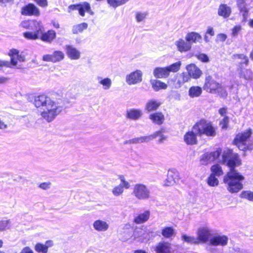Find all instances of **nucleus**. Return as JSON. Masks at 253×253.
<instances>
[{
	"instance_id": "nucleus-1",
	"label": "nucleus",
	"mask_w": 253,
	"mask_h": 253,
	"mask_svg": "<svg viewBox=\"0 0 253 253\" xmlns=\"http://www.w3.org/2000/svg\"><path fill=\"white\" fill-rule=\"evenodd\" d=\"M221 162L230 168L229 171L225 175L223 180L227 185V190L231 193L238 192L243 188L242 182L245 179V177L235 169L241 164L239 156L228 150L222 154Z\"/></svg>"
},
{
	"instance_id": "nucleus-2",
	"label": "nucleus",
	"mask_w": 253,
	"mask_h": 253,
	"mask_svg": "<svg viewBox=\"0 0 253 253\" xmlns=\"http://www.w3.org/2000/svg\"><path fill=\"white\" fill-rule=\"evenodd\" d=\"M34 104L42 118L47 122H52L63 110V107L58 101L44 94L36 96Z\"/></svg>"
},
{
	"instance_id": "nucleus-3",
	"label": "nucleus",
	"mask_w": 253,
	"mask_h": 253,
	"mask_svg": "<svg viewBox=\"0 0 253 253\" xmlns=\"http://www.w3.org/2000/svg\"><path fill=\"white\" fill-rule=\"evenodd\" d=\"M251 129H247L237 134L234 140V144L242 151L253 149V139H251Z\"/></svg>"
},
{
	"instance_id": "nucleus-4",
	"label": "nucleus",
	"mask_w": 253,
	"mask_h": 253,
	"mask_svg": "<svg viewBox=\"0 0 253 253\" xmlns=\"http://www.w3.org/2000/svg\"><path fill=\"white\" fill-rule=\"evenodd\" d=\"M193 129L198 136L205 135L208 137H213L217 132V127L213 124L205 119H201L194 126Z\"/></svg>"
},
{
	"instance_id": "nucleus-5",
	"label": "nucleus",
	"mask_w": 253,
	"mask_h": 253,
	"mask_svg": "<svg viewBox=\"0 0 253 253\" xmlns=\"http://www.w3.org/2000/svg\"><path fill=\"white\" fill-rule=\"evenodd\" d=\"M181 65V62L179 61L169 66L164 67H156L153 70L154 77L158 79L167 78L170 72H177L179 71Z\"/></svg>"
},
{
	"instance_id": "nucleus-6",
	"label": "nucleus",
	"mask_w": 253,
	"mask_h": 253,
	"mask_svg": "<svg viewBox=\"0 0 253 253\" xmlns=\"http://www.w3.org/2000/svg\"><path fill=\"white\" fill-rule=\"evenodd\" d=\"M132 194L139 200H147L151 197L150 189L146 185L142 183L134 185Z\"/></svg>"
},
{
	"instance_id": "nucleus-7",
	"label": "nucleus",
	"mask_w": 253,
	"mask_h": 253,
	"mask_svg": "<svg viewBox=\"0 0 253 253\" xmlns=\"http://www.w3.org/2000/svg\"><path fill=\"white\" fill-rule=\"evenodd\" d=\"M221 150L217 149L211 152H206L200 158V163L202 165L207 166L216 160L220 155Z\"/></svg>"
},
{
	"instance_id": "nucleus-8",
	"label": "nucleus",
	"mask_w": 253,
	"mask_h": 253,
	"mask_svg": "<svg viewBox=\"0 0 253 253\" xmlns=\"http://www.w3.org/2000/svg\"><path fill=\"white\" fill-rule=\"evenodd\" d=\"M120 183L115 186L112 190V194L114 196L118 197L123 194L124 189H128L130 187V184L128 181L126 180L125 176L123 175L119 176Z\"/></svg>"
},
{
	"instance_id": "nucleus-9",
	"label": "nucleus",
	"mask_w": 253,
	"mask_h": 253,
	"mask_svg": "<svg viewBox=\"0 0 253 253\" xmlns=\"http://www.w3.org/2000/svg\"><path fill=\"white\" fill-rule=\"evenodd\" d=\"M199 244L209 243L211 237V230L208 227L199 228L197 232Z\"/></svg>"
},
{
	"instance_id": "nucleus-10",
	"label": "nucleus",
	"mask_w": 253,
	"mask_h": 253,
	"mask_svg": "<svg viewBox=\"0 0 253 253\" xmlns=\"http://www.w3.org/2000/svg\"><path fill=\"white\" fill-rule=\"evenodd\" d=\"M220 84L214 81L211 76L206 78L203 88L204 90L211 93L219 92Z\"/></svg>"
},
{
	"instance_id": "nucleus-11",
	"label": "nucleus",
	"mask_w": 253,
	"mask_h": 253,
	"mask_svg": "<svg viewBox=\"0 0 253 253\" xmlns=\"http://www.w3.org/2000/svg\"><path fill=\"white\" fill-rule=\"evenodd\" d=\"M65 57L64 53L60 50H55L52 54H44L42 56V60L45 62L56 63L62 60Z\"/></svg>"
},
{
	"instance_id": "nucleus-12",
	"label": "nucleus",
	"mask_w": 253,
	"mask_h": 253,
	"mask_svg": "<svg viewBox=\"0 0 253 253\" xmlns=\"http://www.w3.org/2000/svg\"><path fill=\"white\" fill-rule=\"evenodd\" d=\"M159 134H160V131H156L153 134L150 135L140 136L139 137L134 138L128 140H126L124 142V144H137L148 142L152 139L156 138Z\"/></svg>"
},
{
	"instance_id": "nucleus-13",
	"label": "nucleus",
	"mask_w": 253,
	"mask_h": 253,
	"mask_svg": "<svg viewBox=\"0 0 253 253\" xmlns=\"http://www.w3.org/2000/svg\"><path fill=\"white\" fill-rule=\"evenodd\" d=\"M142 80V73L140 70H137L127 75L126 82L128 85L136 84Z\"/></svg>"
},
{
	"instance_id": "nucleus-14",
	"label": "nucleus",
	"mask_w": 253,
	"mask_h": 253,
	"mask_svg": "<svg viewBox=\"0 0 253 253\" xmlns=\"http://www.w3.org/2000/svg\"><path fill=\"white\" fill-rule=\"evenodd\" d=\"M228 237L225 235H216L212 236L209 240V245L212 246H224L227 244Z\"/></svg>"
},
{
	"instance_id": "nucleus-15",
	"label": "nucleus",
	"mask_w": 253,
	"mask_h": 253,
	"mask_svg": "<svg viewBox=\"0 0 253 253\" xmlns=\"http://www.w3.org/2000/svg\"><path fill=\"white\" fill-rule=\"evenodd\" d=\"M9 55L11 57V63L13 66L17 65L18 62H24L25 60L24 55L22 52L20 53L19 50L16 49H12L10 50Z\"/></svg>"
},
{
	"instance_id": "nucleus-16",
	"label": "nucleus",
	"mask_w": 253,
	"mask_h": 253,
	"mask_svg": "<svg viewBox=\"0 0 253 253\" xmlns=\"http://www.w3.org/2000/svg\"><path fill=\"white\" fill-rule=\"evenodd\" d=\"M179 180V175L177 171L174 170L168 171L167 177L164 181V185L166 186L173 185Z\"/></svg>"
},
{
	"instance_id": "nucleus-17",
	"label": "nucleus",
	"mask_w": 253,
	"mask_h": 253,
	"mask_svg": "<svg viewBox=\"0 0 253 253\" xmlns=\"http://www.w3.org/2000/svg\"><path fill=\"white\" fill-rule=\"evenodd\" d=\"M175 45L176 46V48L178 51L180 52H187L191 49L192 43L188 42L187 41H185L182 39H179L176 41L174 42Z\"/></svg>"
},
{
	"instance_id": "nucleus-18",
	"label": "nucleus",
	"mask_w": 253,
	"mask_h": 253,
	"mask_svg": "<svg viewBox=\"0 0 253 253\" xmlns=\"http://www.w3.org/2000/svg\"><path fill=\"white\" fill-rule=\"evenodd\" d=\"M21 14L24 15H40V12L39 8L33 4H28L23 7L21 9Z\"/></svg>"
},
{
	"instance_id": "nucleus-19",
	"label": "nucleus",
	"mask_w": 253,
	"mask_h": 253,
	"mask_svg": "<svg viewBox=\"0 0 253 253\" xmlns=\"http://www.w3.org/2000/svg\"><path fill=\"white\" fill-rule=\"evenodd\" d=\"M198 135V134L194 130L193 126L191 130L188 131L184 134V141L187 145H195L198 142L197 137Z\"/></svg>"
},
{
	"instance_id": "nucleus-20",
	"label": "nucleus",
	"mask_w": 253,
	"mask_h": 253,
	"mask_svg": "<svg viewBox=\"0 0 253 253\" xmlns=\"http://www.w3.org/2000/svg\"><path fill=\"white\" fill-rule=\"evenodd\" d=\"M34 30H35L34 32H27L24 33V37L29 40H36L40 38L41 35L44 31L42 25L35 28Z\"/></svg>"
},
{
	"instance_id": "nucleus-21",
	"label": "nucleus",
	"mask_w": 253,
	"mask_h": 253,
	"mask_svg": "<svg viewBox=\"0 0 253 253\" xmlns=\"http://www.w3.org/2000/svg\"><path fill=\"white\" fill-rule=\"evenodd\" d=\"M186 69L190 77L197 79L202 75V71L194 64H190L186 67Z\"/></svg>"
},
{
	"instance_id": "nucleus-22",
	"label": "nucleus",
	"mask_w": 253,
	"mask_h": 253,
	"mask_svg": "<svg viewBox=\"0 0 253 253\" xmlns=\"http://www.w3.org/2000/svg\"><path fill=\"white\" fill-rule=\"evenodd\" d=\"M171 250V244L168 242H160L155 247L156 253H170Z\"/></svg>"
},
{
	"instance_id": "nucleus-23",
	"label": "nucleus",
	"mask_w": 253,
	"mask_h": 253,
	"mask_svg": "<svg viewBox=\"0 0 253 253\" xmlns=\"http://www.w3.org/2000/svg\"><path fill=\"white\" fill-rule=\"evenodd\" d=\"M66 53L69 58L72 60H77L80 58L81 52L76 48L70 45L65 46Z\"/></svg>"
},
{
	"instance_id": "nucleus-24",
	"label": "nucleus",
	"mask_w": 253,
	"mask_h": 253,
	"mask_svg": "<svg viewBox=\"0 0 253 253\" xmlns=\"http://www.w3.org/2000/svg\"><path fill=\"white\" fill-rule=\"evenodd\" d=\"M93 227L95 230L98 232H104L107 231L109 227V224L106 221L97 219L93 223Z\"/></svg>"
},
{
	"instance_id": "nucleus-25",
	"label": "nucleus",
	"mask_w": 253,
	"mask_h": 253,
	"mask_svg": "<svg viewBox=\"0 0 253 253\" xmlns=\"http://www.w3.org/2000/svg\"><path fill=\"white\" fill-rule=\"evenodd\" d=\"M56 38V32L52 30H48L46 32L43 33L40 37V39L43 42L50 43Z\"/></svg>"
},
{
	"instance_id": "nucleus-26",
	"label": "nucleus",
	"mask_w": 253,
	"mask_h": 253,
	"mask_svg": "<svg viewBox=\"0 0 253 253\" xmlns=\"http://www.w3.org/2000/svg\"><path fill=\"white\" fill-rule=\"evenodd\" d=\"M143 115L141 110L139 109H130L126 111V117L132 120H137L140 119Z\"/></svg>"
},
{
	"instance_id": "nucleus-27",
	"label": "nucleus",
	"mask_w": 253,
	"mask_h": 253,
	"mask_svg": "<svg viewBox=\"0 0 253 253\" xmlns=\"http://www.w3.org/2000/svg\"><path fill=\"white\" fill-rule=\"evenodd\" d=\"M150 216V211L149 210H145L144 212L140 213L134 217L133 221L136 224H141L146 222Z\"/></svg>"
},
{
	"instance_id": "nucleus-28",
	"label": "nucleus",
	"mask_w": 253,
	"mask_h": 253,
	"mask_svg": "<svg viewBox=\"0 0 253 253\" xmlns=\"http://www.w3.org/2000/svg\"><path fill=\"white\" fill-rule=\"evenodd\" d=\"M149 119L155 124L161 125L164 122L165 117L162 113L157 112L151 114L149 116Z\"/></svg>"
},
{
	"instance_id": "nucleus-29",
	"label": "nucleus",
	"mask_w": 253,
	"mask_h": 253,
	"mask_svg": "<svg viewBox=\"0 0 253 253\" xmlns=\"http://www.w3.org/2000/svg\"><path fill=\"white\" fill-rule=\"evenodd\" d=\"M161 103L155 99L149 100L146 103L145 110L148 112L155 111L158 109Z\"/></svg>"
},
{
	"instance_id": "nucleus-30",
	"label": "nucleus",
	"mask_w": 253,
	"mask_h": 253,
	"mask_svg": "<svg viewBox=\"0 0 253 253\" xmlns=\"http://www.w3.org/2000/svg\"><path fill=\"white\" fill-rule=\"evenodd\" d=\"M98 83L102 85V88L104 90H109L112 84V81L109 78H103L100 76H98L96 78Z\"/></svg>"
},
{
	"instance_id": "nucleus-31",
	"label": "nucleus",
	"mask_w": 253,
	"mask_h": 253,
	"mask_svg": "<svg viewBox=\"0 0 253 253\" xmlns=\"http://www.w3.org/2000/svg\"><path fill=\"white\" fill-rule=\"evenodd\" d=\"M21 26L25 29L34 30L35 28L42 25L41 21L36 20H25L22 21Z\"/></svg>"
},
{
	"instance_id": "nucleus-32",
	"label": "nucleus",
	"mask_w": 253,
	"mask_h": 253,
	"mask_svg": "<svg viewBox=\"0 0 253 253\" xmlns=\"http://www.w3.org/2000/svg\"><path fill=\"white\" fill-rule=\"evenodd\" d=\"M185 40L192 44L200 42L202 40V36L198 33L192 32L186 35Z\"/></svg>"
},
{
	"instance_id": "nucleus-33",
	"label": "nucleus",
	"mask_w": 253,
	"mask_h": 253,
	"mask_svg": "<svg viewBox=\"0 0 253 253\" xmlns=\"http://www.w3.org/2000/svg\"><path fill=\"white\" fill-rule=\"evenodd\" d=\"M231 12V8L227 4H221L219 5L218 9V14L219 16L227 18L230 16Z\"/></svg>"
},
{
	"instance_id": "nucleus-34",
	"label": "nucleus",
	"mask_w": 253,
	"mask_h": 253,
	"mask_svg": "<svg viewBox=\"0 0 253 253\" xmlns=\"http://www.w3.org/2000/svg\"><path fill=\"white\" fill-rule=\"evenodd\" d=\"M87 12L90 15H93V12L91 11L90 4L86 2L79 4V13L82 16H84V13Z\"/></svg>"
},
{
	"instance_id": "nucleus-35",
	"label": "nucleus",
	"mask_w": 253,
	"mask_h": 253,
	"mask_svg": "<svg viewBox=\"0 0 253 253\" xmlns=\"http://www.w3.org/2000/svg\"><path fill=\"white\" fill-rule=\"evenodd\" d=\"M153 89L157 91L160 89H165L168 85L166 84L160 80H152L150 81Z\"/></svg>"
},
{
	"instance_id": "nucleus-36",
	"label": "nucleus",
	"mask_w": 253,
	"mask_h": 253,
	"mask_svg": "<svg viewBox=\"0 0 253 253\" xmlns=\"http://www.w3.org/2000/svg\"><path fill=\"white\" fill-rule=\"evenodd\" d=\"M232 58L234 60L240 59L241 61L238 62L239 67L240 69L243 66V65H248L249 59L248 57L243 54H234Z\"/></svg>"
},
{
	"instance_id": "nucleus-37",
	"label": "nucleus",
	"mask_w": 253,
	"mask_h": 253,
	"mask_svg": "<svg viewBox=\"0 0 253 253\" xmlns=\"http://www.w3.org/2000/svg\"><path fill=\"white\" fill-rule=\"evenodd\" d=\"M189 95L192 97H197L199 96L202 92V88L198 86H193L189 89Z\"/></svg>"
},
{
	"instance_id": "nucleus-38",
	"label": "nucleus",
	"mask_w": 253,
	"mask_h": 253,
	"mask_svg": "<svg viewBox=\"0 0 253 253\" xmlns=\"http://www.w3.org/2000/svg\"><path fill=\"white\" fill-rule=\"evenodd\" d=\"M87 27V24L82 23L78 25H74L72 28V32L74 34H77L83 32Z\"/></svg>"
},
{
	"instance_id": "nucleus-39",
	"label": "nucleus",
	"mask_w": 253,
	"mask_h": 253,
	"mask_svg": "<svg viewBox=\"0 0 253 253\" xmlns=\"http://www.w3.org/2000/svg\"><path fill=\"white\" fill-rule=\"evenodd\" d=\"M162 235L166 238H169L175 234V231L173 228L166 227L162 230Z\"/></svg>"
},
{
	"instance_id": "nucleus-40",
	"label": "nucleus",
	"mask_w": 253,
	"mask_h": 253,
	"mask_svg": "<svg viewBox=\"0 0 253 253\" xmlns=\"http://www.w3.org/2000/svg\"><path fill=\"white\" fill-rule=\"evenodd\" d=\"M211 170L212 172L211 174L215 176H219L223 174L221 167L218 164L212 166Z\"/></svg>"
},
{
	"instance_id": "nucleus-41",
	"label": "nucleus",
	"mask_w": 253,
	"mask_h": 253,
	"mask_svg": "<svg viewBox=\"0 0 253 253\" xmlns=\"http://www.w3.org/2000/svg\"><path fill=\"white\" fill-rule=\"evenodd\" d=\"M181 239L183 241L186 242L188 244H199L198 239L197 237H194L193 236H189L186 235H183L181 236Z\"/></svg>"
},
{
	"instance_id": "nucleus-42",
	"label": "nucleus",
	"mask_w": 253,
	"mask_h": 253,
	"mask_svg": "<svg viewBox=\"0 0 253 253\" xmlns=\"http://www.w3.org/2000/svg\"><path fill=\"white\" fill-rule=\"evenodd\" d=\"M191 78V77L188 73H183L180 75L177 83L179 84V86H180L185 83L189 82Z\"/></svg>"
},
{
	"instance_id": "nucleus-43",
	"label": "nucleus",
	"mask_w": 253,
	"mask_h": 253,
	"mask_svg": "<svg viewBox=\"0 0 253 253\" xmlns=\"http://www.w3.org/2000/svg\"><path fill=\"white\" fill-rule=\"evenodd\" d=\"M129 0H107L108 4L114 8L123 5Z\"/></svg>"
},
{
	"instance_id": "nucleus-44",
	"label": "nucleus",
	"mask_w": 253,
	"mask_h": 253,
	"mask_svg": "<svg viewBox=\"0 0 253 253\" xmlns=\"http://www.w3.org/2000/svg\"><path fill=\"white\" fill-rule=\"evenodd\" d=\"M240 197L253 202V191L250 190L243 191L240 194Z\"/></svg>"
},
{
	"instance_id": "nucleus-45",
	"label": "nucleus",
	"mask_w": 253,
	"mask_h": 253,
	"mask_svg": "<svg viewBox=\"0 0 253 253\" xmlns=\"http://www.w3.org/2000/svg\"><path fill=\"white\" fill-rule=\"evenodd\" d=\"M240 74L241 77L244 78L246 80L252 79L253 76L252 71L249 69L243 70L241 69Z\"/></svg>"
},
{
	"instance_id": "nucleus-46",
	"label": "nucleus",
	"mask_w": 253,
	"mask_h": 253,
	"mask_svg": "<svg viewBox=\"0 0 253 253\" xmlns=\"http://www.w3.org/2000/svg\"><path fill=\"white\" fill-rule=\"evenodd\" d=\"M218 183L219 182L218 179L216 178L214 174H211L207 179V183L210 186H216L218 185Z\"/></svg>"
},
{
	"instance_id": "nucleus-47",
	"label": "nucleus",
	"mask_w": 253,
	"mask_h": 253,
	"mask_svg": "<svg viewBox=\"0 0 253 253\" xmlns=\"http://www.w3.org/2000/svg\"><path fill=\"white\" fill-rule=\"evenodd\" d=\"M238 6L241 12H243V16L244 18H246L248 16V9L244 4V0H237Z\"/></svg>"
},
{
	"instance_id": "nucleus-48",
	"label": "nucleus",
	"mask_w": 253,
	"mask_h": 253,
	"mask_svg": "<svg viewBox=\"0 0 253 253\" xmlns=\"http://www.w3.org/2000/svg\"><path fill=\"white\" fill-rule=\"evenodd\" d=\"M144 233V229L142 228H136L133 232V240H136L139 242V239H141L142 235Z\"/></svg>"
},
{
	"instance_id": "nucleus-49",
	"label": "nucleus",
	"mask_w": 253,
	"mask_h": 253,
	"mask_svg": "<svg viewBox=\"0 0 253 253\" xmlns=\"http://www.w3.org/2000/svg\"><path fill=\"white\" fill-rule=\"evenodd\" d=\"M34 249L38 253H47L48 251L47 250V247L44 246V244L40 243L36 244L35 246Z\"/></svg>"
},
{
	"instance_id": "nucleus-50",
	"label": "nucleus",
	"mask_w": 253,
	"mask_h": 253,
	"mask_svg": "<svg viewBox=\"0 0 253 253\" xmlns=\"http://www.w3.org/2000/svg\"><path fill=\"white\" fill-rule=\"evenodd\" d=\"M133 231L132 229H129L126 231H125L123 234L122 240H127L128 239L133 240Z\"/></svg>"
},
{
	"instance_id": "nucleus-51",
	"label": "nucleus",
	"mask_w": 253,
	"mask_h": 253,
	"mask_svg": "<svg viewBox=\"0 0 253 253\" xmlns=\"http://www.w3.org/2000/svg\"><path fill=\"white\" fill-rule=\"evenodd\" d=\"M10 221L9 220H0V231H3L8 229L10 226Z\"/></svg>"
},
{
	"instance_id": "nucleus-52",
	"label": "nucleus",
	"mask_w": 253,
	"mask_h": 253,
	"mask_svg": "<svg viewBox=\"0 0 253 253\" xmlns=\"http://www.w3.org/2000/svg\"><path fill=\"white\" fill-rule=\"evenodd\" d=\"M196 57L203 62H208L209 58L207 55L204 53H200L195 55Z\"/></svg>"
},
{
	"instance_id": "nucleus-53",
	"label": "nucleus",
	"mask_w": 253,
	"mask_h": 253,
	"mask_svg": "<svg viewBox=\"0 0 253 253\" xmlns=\"http://www.w3.org/2000/svg\"><path fill=\"white\" fill-rule=\"evenodd\" d=\"M242 28L241 26H235L232 29V33L231 35L232 36L235 37H237L238 34L239 33V32L241 31Z\"/></svg>"
},
{
	"instance_id": "nucleus-54",
	"label": "nucleus",
	"mask_w": 253,
	"mask_h": 253,
	"mask_svg": "<svg viewBox=\"0 0 253 253\" xmlns=\"http://www.w3.org/2000/svg\"><path fill=\"white\" fill-rule=\"evenodd\" d=\"M146 14L145 13L137 12L136 14V19L138 22L142 21L146 17Z\"/></svg>"
},
{
	"instance_id": "nucleus-55",
	"label": "nucleus",
	"mask_w": 253,
	"mask_h": 253,
	"mask_svg": "<svg viewBox=\"0 0 253 253\" xmlns=\"http://www.w3.org/2000/svg\"><path fill=\"white\" fill-rule=\"evenodd\" d=\"M149 238V234L148 231L144 229V233L142 235V236L141 237V239H139V242H143L145 241H146L148 240Z\"/></svg>"
},
{
	"instance_id": "nucleus-56",
	"label": "nucleus",
	"mask_w": 253,
	"mask_h": 253,
	"mask_svg": "<svg viewBox=\"0 0 253 253\" xmlns=\"http://www.w3.org/2000/svg\"><path fill=\"white\" fill-rule=\"evenodd\" d=\"M228 118L227 117H224L220 123V125L221 126V127L222 128H227L228 126Z\"/></svg>"
},
{
	"instance_id": "nucleus-57",
	"label": "nucleus",
	"mask_w": 253,
	"mask_h": 253,
	"mask_svg": "<svg viewBox=\"0 0 253 253\" xmlns=\"http://www.w3.org/2000/svg\"><path fill=\"white\" fill-rule=\"evenodd\" d=\"M50 182H43L41 183L39 187L43 190H47L50 188Z\"/></svg>"
},
{
	"instance_id": "nucleus-58",
	"label": "nucleus",
	"mask_w": 253,
	"mask_h": 253,
	"mask_svg": "<svg viewBox=\"0 0 253 253\" xmlns=\"http://www.w3.org/2000/svg\"><path fill=\"white\" fill-rule=\"evenodd\" d=\"M227 39L226 35L224 34H219L217 35L216 40L219 42H224Z\"/></svg>"
},
{
	"instance_id": "nucleus-59",
	"label": "nucleus",
	"mask_w": 253,
	"mask_h": 253,
	"mask_svg": "<svg viewBox=\"0 0 253 253\" xmlns=\"http://www.w3.org/2000/svg\"><path fill=\"white\" fill-rule=\"evenodd\" d=\"M79 4L70 5L68 7V12L71 13L72 11L74 10H78L79 11Z\"/></svg>"
},
{
	"instance_id": "nucleus-60",
	"label": "nucleus",
	"mask_w": 253,
	"mask_h": 253,
	"mask_svg": "<svg viewBox=\"0 0 253 253\" xmlns=\"http://www.w3.org/2000/svg\"><path fill=\"white\" fill-rule=\"evenodd\" d=\"M219 92H217L219 94L221 95V97H224L227 96V92L226 90L224 87H223L221 85L220 86Z\"/></svg>"
},
{
	"instance_id": "nucleus-61",
	"label": "nucleus",
	"mask_w": 253,
	"mask_h": 253,
	"mask_svg": "<svg viewBox=\"0 0 253 253\" xmlns=\"http://www.w3.org/2000/svg\"><path fill=\"white\" fill-rule=\"evenodd\" d=\"M20 253H34L33 250L29 247H24Z\"/></svg>"
},
{
	"instance_id": "nucleus-62",
	"label": "nucleus",
	"mask_w": 253,
	"mask_h": 253,
	"mask_svg": "<svg viewBox=\"0 0 253 253\" xmlns=\"http://www.w3.org/2000/svg\"><path fill=\"white\" fill-rule=\"evenodd\" d=\"M206 35L209 34L211 36L214 35V32L213 28L211 27H208L206 31Z\"/></svg>"
},
{
	"instance_id": "nucleus-63",
	"label": "nucleus",
	"mask_w": 253,
	"mask_h": 253,
	"mask_svg": "<svg viewBox=\"0 0 253 253\" xmlns=\"http://www.w3.org/2000/svg\"><path fill=\"white\" fill-rule=\"evenodd\" d=\"M7 128V125L0 119V129H5Z\"/></svg>"
},
{
	"instance_id": "nucleus-64",
	"label": "nucleus",
	"mask_w": 253,
	"mask_h": 253,
	"mask_svg": "<svg viewBox=\"0 0 253 253\" xmlns=\"http://www.w3.org/2000/svg\"><path fill=\"white\" fill-rule=\"evenodd\" d=\"M160 132V134L158 135L157 136H159L160 137V139L159 140V142L160 143H162L165 140H166L167 139V137L165 135H164L163 134H162V131H159Z\"/></svg>"
}]
</instances>
